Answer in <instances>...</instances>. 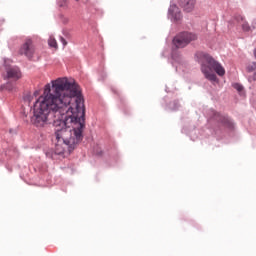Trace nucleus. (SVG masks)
I'll return each instance as SVG.
<instances>
[{
  "label": "nucleus",
  "instance_id": "nucleus-1",
  "mask_svg": "<svg viewBox=\"0 0 256 256\" xmlns=\"http://www.w3.org/2000/svg\"><path fill=\"white\" fill-rule=\"evenodd\" d=\"M51 113L59 117L52 121ZM30 123L37 129H45L53 123L57 143L56 155L75 150L83 141L85 129V104L79 84L67 78H58L46 84L44 92L34 102Z\"/></svg>",
  "mask_w": 256,
  "mask_h": 256
},
{
  "label": "nucleus",
  "instance_id": "nucleus-2",
  "mask_svg": "<svg viewBox=\"0 0 256 256\" xmlns=\"http://www.w3.org/2000/svg\"><path fill=\"white\" fill-rule=\"evenodd\" d=\"M196 59L198 63L201 64V71L208 81H217V75H219V77H223V75H225V68H223L221 63L214 60L211 55L203 52H197ZM213 71H215L217 75H215Z\"/></svg>",
  "mask_w": 256,
  "mask_h": 256
},
{
  "label": "nucleus",
  "instance_id": "nucleus-3",
  "mask_svg": "<svg viewBox=\"0 0 256 256\" xmlns=\"http://www.w3.org/2000/svg\"><path fill=\"white\" fill-rule=\"evenodd\" d=\"M191 41H197V35L191 32H181L173 39V44L177 49L187 47Z\"/></svg>",
  "mask_w": 256,
  "mask_h": 256
},
{
  "label": "nucleus",
  "instance_id": "nucleus-4",
  "mask_svg": "<svg viewBox=\"0 0 256 256\" xmlns=\"http://www.w3.org/2000/svg\"><path fill=\"white\" fill-rule=\"evenodd\" d=\"M21 55H25L28 59H33L35 55V45L33 40L27 39L20 48Z\"/></svg>",
  "mask_w": 256,
  "mask_h": 256
},
{
  "label": "nucleus",
  "instance_id": "nucleus-5",
  "mask_svg": "<svg viewBox=\"0 0 256 256\" xmlns=\"http://www.w3.org/2000/svg\"><path fill=\"white\" fill-rule=\"evenodd\" d=\"M6 73L8 79H14V81L21 79V70H19V67L17 66L8 67Z\"/></svg>",
  "mask_w": 256,
  "mask_h": 256
},
{
  "label": "nucleus",
  "instance_id": "nucleus-6",
  "mask_svg": "<svg viewBox=\"0 0 256 256\" xmlns=\"http://www.w3.org/2000/svg\"><path fill=\"white\" fill-rule=\"evenodd\" d=\"M169 15L171 17V19H174V21H181V10L179 9V7H177V5L172 4L169 8Z\"/></svg>",
  "mask_w": 256,
  "mask_h": 256
},
{
  "label": "nucleus",
  "instance_id": "nucleus-7",
  "mask_svg": "<svg viewBox=\"0 0 256 256\" xmlns=\"http://www.w3.org/2000/svg\"><path fill=\"white\" fill-rule=\"evenodd\" d=\"M179 3L181 7H183V9L187 11V13H190V11L195 9V4L197 3V0H179Z\"/></svg>",
  "mask_w": 256,
  "mask_h": 256
},
{
  "label": "nucleus",
  "instance_id": "nucleus-8",
  "mask_svg": "<svg viewBox=\"0 0 256 256\" xmlns=\"http://www.w3.org/2000/svg\"><path fill=\"white\" fill-rule=\"evenodd\" d=\"M213 119L215 121H218V123H222L224 125V127H231V121H229L227 118H225L224 116L220 115L219 113L215 112Z\"/></svg>",
  "mask_w": 256,
  "mask_h": 256
},
{
  "label": "nucleus",
  "instance_id": "nucleus-9",
  "mask_svg": "<svg viewBox=\"0 0 256 256\" xmlns=\"http://www.w3.org/2000/svg\"><path fill=\"white\" fill-rule=\"evenodd\" d=\"M241 22H242V29L243 31H251V27L249 26V23L245 22V20L243 19V17H240Z\"/></svg>",
  "mask_w": 256,
  "mask_h": 256
},
{
  "label": "nucleus",
  "instance_id": "nucleus-10",
  "mask_svg": "<svg viewBox=\"0 0 256 256\" xmlns=\"http://www.w3.org/2000/svg\"><path fill=\"white\" fill-rule=\"evenodd\" d=\"M48 45L50 47H54V49H57V40H55L53 37H50L48 40Z\"/></svg>",
  "mask_w": 256,
  "mask_h": 256
},
{
  "label": "nucleus",
  "instance_id": "nucleus-11",
  "mask_svg": "<svg viewBox=\"0 0 256 256\" xmlns=\"http://www.w3.org/2000/svg\"><path fill=\"white\" fill-rule=\"evenodd\" d=\"M233 87L234 89H236V91H239V92L243 91V86L241 84L236 83L233 85Z\"/></svg>",
  "mask_w": 256,
  "mask_h": 256
},
{
  "label": "nucleus",
  "instance_id": "nucleus-12",
  "mask_svg": "<svg viewBox=\"0 0 256 256\" xmlns=\"http://www.w3.org/2000/svg\"><path fill=\"white\" fill-rule=\"evenodd\" d=\"M254 69H255V65H253V66H248V71H254Z\"/></svg>",
  "mask_w": 256,
  "mask_h": 256
},
{
  "label": "nucleus",
  "instance_id": "nucleus-13",
  "mask_svg": "<svg viewBox=\"0 0 256 256\" xmlns=\"http://www.w3.org/2000/svg\"><path fill=\"white\" fill-rule=\"evenodd\" d=\"M63 45H67V41L64 38H61Z\"/></svg>",
  "mask_w": 256,
  "mask_h": 256
}]
</instances>
